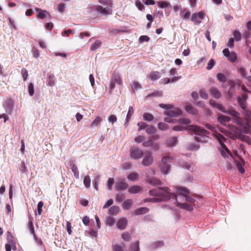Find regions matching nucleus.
I'll return each mask as SVG.
<instances>
[{
  "mask_svg": "<svg viewBox=\"0 0 251 251\" xmlns=\"http://www.w3.org/2000/svg\"><path fill=\"white\" fill-rule=\"evenodd\" d=\"M216 108H217L221 111L229 114L232 117V121L236 124H242L243 123V119L240 117V113L236 110L230 109H226L222 104L218 103Z\"/></svg>",
  "mask_w": 251,
  "mask_h": 251,
  "instance_id": "nucleus-2",
  "label": "nucleus"
},
{
  "mask_svg": "<svg viewBox=\"0 0 251 251\" xmlns=\"http://www.w3.org/2000/svg\"><path fill=\"white\" fill-rule=\"evenodd\" d=\"M247 98L248 95L245 93L243 94L241 97L238 96L237 97L238 103L240 107L243 110H245L247 108L246 100Z\"/></svg>",
  "mask_w": 251,
  "mask_h": 251,
  "instance_id": "nucleus-11",
  "label": "nucleus"
},
{
  "mask_svg": "<svg viewBox=\"0 0 251 251\" xmlns=\"http://www.w3.org/2000/svg\"><path fill=\"white\" fill-rule=\"evenodd\" d=\"M209 93L217 99H220L222 96L221 92L217 88L214 87H212L210 88Z\"/></svg>",
  "mask_w": 251,
  "mask_h": 251,
  "instance_id": "nucleus-17",
  "label": "nucleus"
},
{
  "mask_svg": "<svg viewBox=\"0 0 251 251\" xmlns=\"http://www.w3.org/2000/svg\"><path fill=\"white\" fill-rule=\"evenodd\" d=\"M132 205V200L131 199H127L123 202L122 206L124 209L127 210L131 208Z\"/></svg>",
  "mask_w": 251,
  "mask_h": 251,
  "instance_id": "nucleus-22",
  "label": "nucleus"
},
{
  "mask_svg": "<svg viewBox=\"0 0 251 251\" xmlns=\"http://www.w3.org/2000/svg\"><path fill=\"white\" fill-rule=\"evenodd\" d=\"M28 92L30 96H33L34 93V85L32 83H30L28 86Z\"/></svg>",
  "mask_w": 251,
  "mask_h": 251,
  "instance_id": "nucleus-49",
  "label": "nucleus"
},
{
  "mask_svg": "<svg viewBox=\"0 0 251 251\" xmlns=\"http://www.w3.org/2000/svg\"><path fill=\"white\" fill-rule=\"evenodd\" d=\"M127 225V220L125 218L120 219L117 223V227L118 229L124 230Z\"/></svg>",
  "mask_w": 251,
  "mask_h": 251,
  "instance_id": "nucleus-15",
  "label": "nucleus"
},
{
  "mask_svg": "<svg viewBox=\"0 0 251 251\" xmlns=\"http://www.w3.org/2000/svg\"><path fill=\"white\" fill-rule=\"evenodd\" d=\"M150 183L152 185L157 186L160 185L161 184V182L159 179L152 178L151 179Z\"/></svg>",
  "mask_w": 251,
  "mask_h": 251,
  "instance_id": "nucleus-56",
  "label": "nucleus"
},
{
  "mask_svg": "<svg viewBox=\"0 0 251 251\" xmlns=\"http://www.w3.org/2000/svg\"><path fill=\"white\" fill-rule=\"evenodd\" d=\"M251 124L246 123V125L244 124V122L243 121V123L242 124L239 125L237 124L239 126H241L242 130L243 132L248 134L250 133L251 132Z\"/></svg>",
  "mask_w": 251,
  "mask_h": 251,
  "instance_id": "nucleus-18",
  "label": "nucleus"
},
{
  "mask_svg": "<svg viewBox=\"0 0 251 251\" xmlns=\"http://www.w3.org/2000/svg\"><path fill=\"white\" fill-rule=\"evenodd\" d=\"M116 222L115 219L111 216H108L105 218V224L109 226H112Z\"/></svg>",
  "mask_w": 251,
  "mask_h": 251,
  "instance_id": "nucleus-30",
  "label": "nucleus"
},
{
  "mask_svg": "<svg viewBox=\"0 0 251 251\" xmlns=\"http://www.w3.org/2000/svg\"><path fill=\"white\" fill-rule=\"evenodd\" d=\"M95 9L97 12L100 13L103 15H111L112 13V10L108 7L103 8L101 6L98 5L95 6Z\"/></svg>",
  "mask_w": 251,
  "mask_h": 251,
  "instance_id": "nucleus-9",
  "label": "nucleus"
},
{
  "mask_svg": "<svg viewBox=\"0 0 251 251\" xmlns=\"http://www.w3.org/2000/svg\"><path fill=\"white\" fill-rule=\"evenodd\" d=\"M116 85H122V80L120 75L118 74L115 73L113 74L109 84L110 93L114 89Z\"/></svg>",
  "mask_w": 251,
  "mask_h": 251,
  "instance_id": "nucleus-5",
  "label": "nucleus"
},
{
  "mask_svg": "<svg viewBox=\"0 0 251 251\" xmlns=\"http://www.w3.org/2000/svg\"><path fill=\"white\" fill-rule=\"evenodd\" d=\"M144 155L143 151L136 146L131 147L130 149V157L131 158L138 160Z\"/></svg>",
  "mask_w": 251,
  "mask_h": 251,
  "instance_id": "nucleus-6",
  "label": "nucleus"
},
{
  "mask_svg": "<svg viewBox=\"0 0 251 251\" xmlns=\"http://www.w3.org/2000/svg\"><path fill=\"white\" fill-rule=\"evenodd\" d=\"M177 143V138L176 136L170 138L167 142L168 146L170 147L176 146Z\"/></svg>",
  "mask_w": 251,
  "mask_h": 251,
  "instance_id": "nucleus-26",
  "label": "nucleus"
},
{
  "mask_svg": "<svg viewBox=\"0 0 251 251\" xmlns=\"http://www.w3.org/2000/svg\"><path fill=\"white\" fill-rule=\"evenodd\" d=\"M115 187L117 191H121L126 190L128 188V185L124 180H120L116 183Z\"/></svg>",
  "mask_w": 251,
  "mask_h": 251,
  "instance_id": "nucleus-14",
  "label": "nucleus"
},
{
  "mask_svg": "<svg viewBox=\"0 0 251 251\" xmlns=\"http://www.w3.org/2000/svg\"><path fill=\"white\" fill-rule=\"evenodd\" d=\"M94 178H95V180H94V188L96 190H98V183L99 182V181H100V176L99 175H96V174L95 175Z\"/></svg>",
  "mask_w": 251,
  "mask_h": 251,
  "instance_id": "nucleus-45",
  "label": "nucleus"
},
{
  "mask_svg": "<svg viewBox=\"0 0 251 251\" xmlns=\"http://www.w3.org/2000/svg\"><path fill=\"white\" fill-rule=\"evenodd\" d=\"M217 139H218L220 144L221 145V148H225L226 151H228L227 148L224 144V142L226 140V138L221 134L218 133L216 135Z\"/></svg>",
  "mask_w": 251,
  "mask_h": 251,
  "instance_id": "nucleus-19",
  "label": "nucleus"
},
{
  "mask_svg": "<svg viewBox=\"0 0 251 251\" xmlns=\"http://www.w3.org/2000/svg\"><path fill=\"white\" fill-rule=\"evenodd\" d=\"M83 183L86 188H89L91 185V179L89 176H86L84 177L83 180Z\"/></svg>",
  "mask_w": 251,
  "mask_h": 251,
  "instance_id": "nucleus-38",
  "label": "nucleus"
},
{
  "mask_svg": "<svg viewBox=\"0 0 251 251\" xmlns=\"http://www.w3.org/2000/svg\"><path fill=\"white\" fill-rule=\"evenodd\" d=\"M141 190V187L138 185H133L129 188L128 192L130 194H136Z\"/></svg>",
  "mask_w": 251,
  "mask_h": 251,
  "instance_id": "nucleus-29",
  "label": "nucleus"
},
{
  "mask_svg": "<svg viewBox=\"0 0 251 251\" xmlns=\"http://www.w3.org/2000/svg\"><path fill=\"white\" fill-rule=\"evenodd\" d=\"M3 106L5 109V112L8 115H11L13 108V101L11 99L7 100L3 103Z\"/></svg>",
  "mask_w": 251,
  "mask_h": 251,
  "instance_id": "nucleus-8",
  "label": "nucleus"
},
{
  "mask_svg": "<svg viewBox=\"0 0 251 251\" xmlns=\"http://www.w3.org/2000/svg\"><path fill=\"white\" fill-rule=\"evenodd\" d=\"M239 73L242 75L243 77H244L245 78L247 79V77L248 76H247V73L246 72V70L243 68L241 67L238 70Z\"/></svg>",
  "mask_w": 251,
  "mask_h": 251,
  "instance_id": "nucleus-59",
  "label": "nucleus"
},
{
  "mask_svg": "<svg viewBox=\"0 0 251 251\" xmlns=\"http://www.w3.org/2000/svg\"><path fill=\"white\" fill-rule=\"evenodd\" d=\"M168 125L164 123L160 122L158 124V128L159 129L165 131L168 128Z\"/></svg>",
  "mask_w": 251,
  "mask_h": 251,
  "instance_id": "nucleus-44",
  "label": "nucleus"
},
{
  "mask_svg": "<svg viewBox=\"0 0 251 251\" xmlns=\"http://www.w3.org/2000/svg\"><path fill=\"white\" fill-rule=\"evenodd\" d=\"M162 92L158 91H155L152 93L149 94L147 96V98H151V97H161L162 96Z\"/></svg>",
  "mask_w": 251,
  "mask_h": 251,
  "instance_id": "nucleus-43",
  "label": "nucleus"
},
{
  "mask_svg": "<svg viewBox=\"0 0 251 251\" xmlns=\"http://www.w3.org/2000/svg\"><path fill=\"white\" fill-rule=\"evenodd\" d=\"M165 114L170 117H176L182 114L181 110L179 108L169 110L165 112Z\"/></svg>",
  "mask_w": 251,
  "mask_h": 251,
  "instance_id": "nucleus-12",
  "label": "nucleus"
},
{
  "mask_svg": "<svg viewBox=\"0 0 251 251\" xmlns=\"http://www.w3.org/2000/svg\"><path fill=\"white\" fill-rule=\"evenodd\" d=\"M149 211V209L147 207H140L134 211L135 216L140 215L147 213Z\"/></svg>",
  "mask_w": 251,
  "mask_h": 251,
  "instance_id": "nucleus-20",
  "label": "nucleus"
},
{
  "mask_svg": "<svg viewBox=\"0 0 251 251\" xmlns=\"http://www.w3.org/2000/svg\"><path fill=\"white\" fill-rule=\"evenodd\" d=\"M44 203L42 201H40L37 204V211L39 215H41L42 212V207Z\"/></svg>",
  "mask_w": 251,
  "mask_h": 251,
  "instance_id": "nucleus-61",
  "label": "nucleus"
},
{
  "mask_svg": "<svg viewBox=\"0 0 251 251\" xmlns=\"http://www.w3.org/2000/svg\"><path fill=\"white\" fill-rule=\"evenodd\" d=\"M200 95L201 98L203 99L206 100L208 99V94L203 89H201L200 90Z\"/></svg>",
  "mask_w": 251,
  "mask_h": 251,
  "instance_id": "nucleus-53",
  "label": "nucleus"
},
{
  "mask_svg": "<svg viewBox=\"0 0 251 251\" xmlns=\"http://www.w3.org/2000/svg\"><path fill=\"white\" fill-rule=\"evenodd\" d=\"M176 193L178 197L181 196L184 199L186 196L189 195L190 192L187 188L184 187H178L176 188Z\"/></svg>",
  "mask_w": 251,
  "mask_h": 251,
  "instance_id": "nucleus-13",
  "label": "nucleus"
},
{
  "mask_svg": "<svg viewBox=\"0 0 251 251\" xmlns=\"http://www.w3.org/2000/svg\"><path fill=\"white\" fill-rule=\"evenodd\" d=\"M145 139L146 138L144 136L138 135L135 138L134 140L136 143H139L144 142L145 140Z\"/></svg>",
  "mask_w": 251,
  "mask_h": 251,
  "instance_id": "nucleus-58",
  "label": "nucleus"
},
{
  "mask_svg": "<svg viewBox=\"0 0 251 251\" xmlns=\"http://www.w3.org/2000/svg\"><path fill=\"white\" fill-rule=\"evenodd\" d=\"M227 59L232 62H234L237 59V55L234 52H231L229 53Z\"/></svg>",
  "mask_w": 251,
  "mask_h": 251,
  "instance_id": "nucleus-48",
  "label": "nucleus"
},
{
  "mask_svg": "<svg viewBox=\"0 0 251 251\" xmlns=\"http://www.w3.org/2000/svg\"><path fill=\"white\" fill-rule=\"evenodd\" d=\"M185 109L188 113L193 115H196L198 113L197 109L192 106L191 104L186 105L185 107Z\"/></svg>",
  "mask_w": 251,
  "mask_h": 251,
  "instance_id": "nucleus-21",
  "label": "nucleus"
},
{
  "mask_svg": "<svg viewBox=\"0 0 251 251\" xmlns=\"http://www.w3.org/2000/svg\"><path fill=\"white\" fill-rule=\"evenodd\" d=\"M217 120L222 125L226 126V123L229 122L231 119L228 116L221 115L218 117Z\"/></svg>",
  "mask_w": 251,
  "mask_h": 251,
  "instance_id": "nucleus-16",
  "label": "nucleus"
},
{
  "mask_svg": "<svg viewBox=\"0 0 251 251\" xmlns=\"http://www.w3.org/2000/svg\"><path fill=\"white\" fill-rule=\"evenodd\" d=\"M146 131L148 134H153L156 132V129L152 126L148 125Z\"/></svg>",
  "mask_w": 251,
  "mask_h": 251,
  "instance_id": "nucleus-36",
  "label": "nucleus"
},
{
  "mask_svg": "<svg viewBox=\"0 0 251 251\" xmlns=\"http://www.w3.org/2000/svg\"><path fill=\"white\" fill-rule=\"evenodd\" d=\"M120 212V207L118 206L114 205L111 206L108 210V213L111 215H117Z\"/></svg>",
  "mask_w": 251,
  "mask_h": 251,
  "instance_id": "nucleus-24",
  "label": "nucleus"
},
{
  "mask_svg": "<svg viewBox=\"0 0 251 251\" xmlns=\"http://www.w3.org/2000/svg\"><path fill=\"white\" fill-rule=\"evenodd\" d=\"M122 238L125 241H129L130 238V236L128 232H126L122 234Z\"/></svg>",
  "mask_w": 251,
  "mask_h": 251,
  "instance_id": "nucleus-57",
  "label": "nucleus"
},
{
  "mask_svg": "<svg viewBox=\"0 0 251 251\" xmlns=\"http://www.w3.org/2000/svg\"><path fill=\"white\" fill-rule=\"evenodd\" d=\"M143 119L148 122H151L154 119V116L151 113H145L143 115Z\"/></svg>",
  "mask_w": 251,
  "mask_h": 251,
  "instance_id": "nucleus-32",
  "label": "nucleus"
},
{
  "mask_svg": "<svg viewBox=\"0 0 251 251\" xmlns=\"http://www.w3.org/2000/svg\"><path fill=\"white\" fill-rule=\"evenodd\" d=\"M215 65V62L214 60L213 59H211L208 62L207 66L206 67V69L208 70H211Z\"/></svg>",
  "mask_w": 251,
  "mask_h": 251,
  "instance_id": "nucleus-51",
  "label": "nucleus"
},
{
  "mask_svg": "<svg viewBox=\"0 0 251 251\" xmlns=\"http://www.w3.org/2000/svg\"><path fill=\"white\" fill-rule=\"evenodd\" d=\"M114 183V180L113 178H109L107 182V189L109 190H111L112 189V185Z\"/></svg>",
  "mask_w": 251,
  "mask_h": 251,
  "instance_id": "nucleus-47",
  "label": "nucleus"
},
{
  "mask_svg": "<svg viewBox=\"0 0 251 251\" xmlns=\"http://www.w3.org/2000/svg\"><path fill=\"white\" fill-rule=\"evenodd\" d=\"M113 251H123V246L116 244L113 246Z\"/></svg>",
  "mask_w": 251,
  "mask_h": 251,
  "instance_id": "nucleus-64",
  "label": "nucleus"
},
{
  "mask_svg": "<svg viewBox=\"0 0 251 251\" xmlns=\"http://www.w3.org/2000/svg\"><path fill=\"white\" fill-rule=\"evenodd\" d=\"M189 129L193 131L195 134L201 136V137H195V140L198 142H204V141L201 140V138L208 137L209 133L207 130L197 126L191 125L189 126Z\"/></svg>",
  "mask_w": 251,
  "mask_h": 251,
  "instance_id": "nucleus-3",
  "label": "nucleus"
},
{
  "mask_svg": "<svg viewBox=\"0 0 251 251\" xmlns=\"http://www.w3.org/2000/svg\"><path fill=\"white\" fill-rule=\"evenodd\" d=\"M186 10V8H184L183 9H181L180 13V15L181 18H183L184 20H188L190 15H191V12L189 11H187L186 12H184Z\"/></svg>",
  "mask_w": 251,
  "mask_h": 251,
  "instance_id": "nucleus-27",
  "label": "nucleus"
},
{
  "mask_svg": "<svg viewBox=\"0 0 251 251\" xmlns=\"http://www.w3.org/2000/svg\"><path fill=\"white\" fill-rule=\"evenodd\" d=\"M204 13L202 12H199L198 13H193L191 18V21L195 25H199L201 23V20L204 18Z\"/></svg>",
  "mask_w": 251,
  "mask_h": 251,
  "instance_id": "nucleus-7",
  "label": "nucleus"
},
{
  "mask_svg": "<svg viewBox=\"0 0 251 251\" xmlns=\"http://www.w3.org/2000/svg\"><path fill=\"white\" fill-rule=\"evenodd\" d=\"M244 110L245 111L243 113V115L246 123L251 124V111L246 109Z\"/></svg>",
  "mask_w": 251,
  "mask_h": 251,
  "instance_id": "nucleus-25",
  "label": "nucleus"
},
{
  "mask_svg": "<svg viewBox=\"0 0 251 251\" xmlns=\"http://www.w3.org/2000/svg\"><path fill=\"white\" fill-rule=\"evenodd\" d=\"M102 121V119L100 117H97L96 119L92 122L91 126H98Z\"/></svg>",
  "mask_w": 251,
  "mask_h": 251,
  "instance_id": "nucleus-46",
  "label": "nucleus"
},
{
  "mask_svg": "<svg viewBox=\"0 0 251 251\" xmlns=\"http://www.w3.org/2000/svg\"><path fill=\"white\" fill-rule=\"evenodd\" d=\"M153 145V141L152 140H149L147 141H144L143 143V146L145 147H150L152 146Z\"/></svg>",
  "mask_w": 251,
  "mask_h": 251,
  "instance_id": "nucleus-60",
  "label": "nucleus"
},
{
  "mask_svg": "<svg viewBox=\"0 0 251 251\" xmlns=\"http://www.w3.org/2000/svg\"><path fill=\"white\" fill-rule=\"evenodd\" d=\"M130 249L131 251H140L139 242L137 241L132 244L130 246Z\"/></svg>",
  "mask_w": 251,
  "mask_h": 251,
  "instance_id": "nucleus-40",
  "label": "nucleus"
},
{
  "mask_svg": "<svg viewBox=\"0 0 251 251\" xmlns=\"http://www.w3.org/2000/svg\"><path fill=\"white\" fill-rule=\"evenodd\" d=\"M217 78L222 82H226L227 80L226 76L222 73H218L217 75Z\"/></svg>",
  "mask_w": 251,
  "mask_h": 251,
  "instance_id": "nucleus-42",
  "label": "nucleus"
},
{
  "mask_svg": "<svg viewBox=\"0 0 251 251\" xmlns=\"http://www.w3.org/2000/svg\"><path fill=\"white\" fill-rule=\"evenodd\" d=\"M173 159L169 156H166L162 158V163L160 164V170L164 175H167L170 169V163L172 162Z\"/></svg>",
  "mask_w": 251,
  "mask_h": 251,
  "instance_id": "nucleus-4",
  "label": "nucleus"
},
{
  "mask_svg": "<svg viewBox=\"0 0 251 251\" xmlns=\"http://www.w3.org/2000/svg\"><path fill=\"white\" fill-rule=\"evenodd\" d=\"M233 36L237 41H239L241 40V33L237 30H235L233 31Z\"/></svg>",
  "mask_w": 251,
  "mask_h": 251,
  "instance_id": "nucleus-50",
  "label": "nucleus"
},
{
  "mask_svg": "<svg viewBox=\"0 0 251 251\" xmlns=\"http://www.w3.org/2000/svg\"><path fill=\"white\" fill-rule=\"evenodd\" d=\"M19 170L22 173H25L27 172V168L25 166L24 161H22V163L19 168Z\"/></svg>",
  "mask_w": 251,
  "mask_h": 251,
  "instance_id": "nucleus-55",
  "label": "nucleus"
},
{
  "mask_svg": "<svg viewBox=\"0 0 251 251\" xmlns=\"http://www.w3.org/2000/svg\"><path fill=\"white\" fill-rule=\"evenodd\" d=\"M151 80H155L159 79L160 77V74L158 72H152L150 75Z\"/></svg>",
  "mask_w": 251,
  "mask_h": 251,
  "instance_id": "nucleus-39",
  "label": "nucleus"
},
{
  "mask_svg": "<svg viewBox=\"0 0 251 251\" xmlns=\"http://www.w3.org/2000/svg\"><path fill=\"white\" fill-rule=\"evenodd\" d=\"M149 194L150 195L157 197V198H147L145 199V202H157L172 199L177 206L181 209L189 211H191L193 209L191 205L179 202L176 195L174 193L171 192L170 189L167 187H157L149 191Z\"/></svg>",
  "mask_w": 251,
  "mask_h": 251,
  "instance_id": "nucleus-1",
  "label": "nucleus"
},
{
  "mask_svg": "<svg viewBox=\"0 0 251 251\" xmlns=\"http://www.w3.org/2000/svg\"><path fill=\"white\" fill-rule=\"evenodd\" d=\"M101 42L99 40H96L95 43L91 46L90 50L92 51H95L100 47Z\"/></svg>",
  "mask_w": 251,
  "mask_h": 251,
  "instance_id": "nucleus-31",
  "label": "nucleus"
},
{
  "mask_svg": "<svg viewBox=\"0 0 251 251\" xmlns=\"http://www.w3.org/2000/svg\"><path fill=\"white\" fill-rule=\"evenodd\" d=\"M135 5L136 7L138 8V9L141 11L142 10L145 8L144 4L141 2L140 0H137L135 2Z\"/></svg>",
  "mask_w": 251,
  "mask_h": 251,
  "instance_id": "nucleus-62",
  "label": "nucleus"
},
{
  "mask_svg": "<svg viewBox=\"0 0 251 251\" xmlns=\"http://www.w3.org/2000/svg\"><path fill=\"white\" fill-rule=\"evenodd\" d=\"M132 88L133 90H137L141 89L142 88L141 84L136 81H134L132 83Z\"/></svg>",
  "mask_w": 251,
  "mask_h": 251,
  "instance_id": "nucleus-63",
  "label": "nucleus"
},
{
  "mask_svg": "<svg viewBox=\"0 0 251 251\" xmlns=\"http://www.w3.org/2000/svg\"><path fill=\"white\" fill-rule=\"evenodd\" d=\"M157 3L158 6L161 8L167 7L172 8L171 4L170 3L166 2L165 1H159L157 2Z\"/></svg>",
  "mask_w": 251,
  "mask_h": 251,
  "instance_id": "nucleus-35",
  "label": "nucleus"
},
{
  "mask_svg": "<svg viewBox=\"0 0 251 251\" xmlns=\"http://www.w3.org/2000/svg\"><path fill=\"white\" fill-rule=\"evenodd\" d=\"M126 197L124 193H117L116 196V200L117 202H120L124 201Z\"/></svg>",
  "mask_w": 251,
  "mask_h": 251,
  "instance_id": "nucleus-41",
  "label": "nucleus"
},
{
  "mask_svg": "<svg viewBox=\"0 0 251 251\" xmlns=\"http://www.w3.org/2000/svg\"><path fill=\"white\" fill-rule=\"evenodd\" d=\"M153 160V159L151 153L150 152H147L145 153L142 164L145 166H149L152 164Z\"/></svg>",
  "mask_w": 251,
  "mask_h": 251,
  "instance_id": "nucleus-10",
  "label": "nucleus"
},
{
  "mask_svg": "<svg viewBox=\"0 0 251 251\" xmlns=\"http://www.w3.org/2000/svg\"><path fill=\"white\" fill-rule=\"evenodd\" d=\"M139 175L136 173H131L127 176V178L132 181H136L138 180Z\"/></svg>",
  "mask_w": 251,
  "mask_h": 251,
  "instance_id": "nucleus-33",
  "label": "nucleus"
},
{
  "mask_svg": "<svg viewBox=\"0 0 251 251\" xmlns=\"http://www.w3.org/2000/svg\"><path fill=\"white\" fill-rule=\"evenodd\" d=\"M54 75L52 74L50 75L49 76V82L48 84L50 85V86H52L54 85L55 82H54Z\"/></svg>",
  "mask_w": 251,
  "mask_h": 251,
  "instance_id": "nucleus-54",
  "label": "nucleus"
},
{
  "mask_svg": "<svg viewBox=\"0 0 251 251\" xmlns=\"http://www.w3.org/2000/svg\"><path fill=\"white\" fill-rule=\"evenodd\" d=\"M133 113H134L133 108L132 106H130L128 108V112L126 115V123L125 124V125L126 124V123H127L128 122V121L129 120V119H130L131 116L133 115Z\"/></svg>",
  "mask_w": 251,
  "mask_h": 251,
  "instance_id": "nucleus-34",
  "label": "nucleus"
},
{
  "mask_svg": "<svg viewBox=\"0 0 251 251\" xmlns=\"http://www.w3.org/2000/svg\"><path fill=\"white\" fill-rule=\"evenodd\" d=\"M164 246V243L162 241H158L152 242L150 246L152 249H158Z\"/></svg>",
  "mask_w": 251,
  "mask_h": 251,
  "instance_id": "nucleus-28",
  "label": "nucleus"
},
{
  "mask_svg": "<svg viewBox=\"0 0 251 251\" xmlns=\"http://www.w3.org/2000/svg\"><path fill=\"white\" fill-rule=\"evenodd\" d=\"M36 10L37 11H39L37 14V16L41 19H44L47 16V15H50L49 13L46 10H43L38 8H36Z\"/></svg>",
  "mask_w": 251,
  "mask_h": 251,
  "instance_id": "nucleus-23",
  "label": "nucleus"
},
{
  "mask_svg": "<svg viewBox=\"0 0 251 251\" xmlns=\"http://www.w3.org/2000/svg\"><path fill=\"white\" fill-rule=\"evenodd\" d=\"M149 125L147 124L146 123H144V122H139L138 124H137V126H138L139 127V130H143L145 128L147 129V127Z\"/></svg>",
  "mask_w": 251,
  "mask_h": 251,
  "instance_id": "nucleus-52",
  "label": "nucleus"
},
{
  "mask_svg": "<svg viewBox=\"0 0 251 251\" xmlns=\"http://www.w3.org/2000/svg\"><path fill=\"white\" fill-rule=\"evenodd\" d=\"M71 170L72 172L74 173V176L76 178H79V172L77 169V167L76 165L73 164L71 167Z\"/></svg>",
  "mask_w": 251,
  "mask_h": 251,
  "instance_id": "nucleus-37",
  "label": "nucleus"
}]
</instances>
